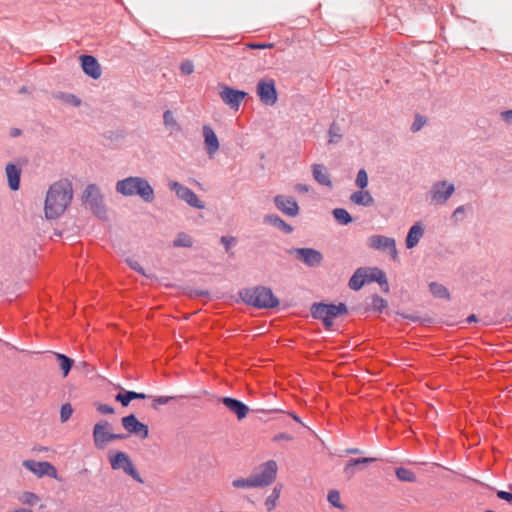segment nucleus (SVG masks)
Wrapping results in <instances>:
<instances>
[{
    "mask_svg": "<svg viewBox=\"0 0 512 512\" xmlns=\"http://www.w3.org/2000/svg\"><path fill=\"white\" fill-rule=\"evenodd\" d=\"M220 241L223 244L225 251L229 253L231 247L236 244L237 240L235 237L232 236H222Z\"/></svg>",
    "mask_w": 512,
    "mask_h": 512,
    "instance_id": "3c124183",
    "label": "nucleus"
},
{
    "mask_svg": "<svg viewBox=\"0 0 512 512\" xmlns=\"http://www.w3.org/2000/svg\"><path fill=\"white\" fill-rule=\"evenodd\" d=\"M240 299L257 309H272L279 306L280 301L269 287L255 286L243 288L238 292Z\"/></svg>",
    "mask_w": 512,
    "mask_h": 512,
    "instance_id": "f03ea898",
    "label": "nucleus"
},
{
    "mask_svg": "<svg viewBox=\"0 0 512 512\" xmlns=\"http://www.w3.org/2000/svg\"><path fill=\"white\" fill-rule=\"evenodd\" d=\"M55 357L62 370L63 376L66 377L74 365V360L62 353H55Z\"/></svg>",
    "mask_w": 512,
    "mask_h": 512,
    "instance_id": "c756f323",
    "label": "nucleus"
},
{
    "mask_svg": "<svg viewBox=\"0 0 512 512\" xmlns=\"http://www.w3.org/2000/svg\"><path fill=\"white\" fill-rule=\"evenodd\" d=\"M466 216V206L462 205L455 209V211L452 214V218L455 222H459L464 220Z\"/></svg>",
    "mask_w": 512,
    "mask_h": 512,
    "instance_id": "603ef678",
    "label": "nucleus"
},
{
    "mask_svg": "<svg viewBox=\"0 0 512 512\" xmlns=\"http://www.w3.org/2000/svg\"><path fill=\"white\" fill-rule=\"evenodd\" d=\"M264 221L273 225L275 228L279 229L285 234H290L293 232V227L276 214L266 215Z\"/></svg>",
    "mask_w": 512,
    "mask_h": 512,
    "instance_id": "cd10ccee",
    "label": "nucleus"
},
{
    "mask_svg": "<svg viewBox=\"0 0 512 512\" xmlns=\"http://www.w3.org/2000/svg\"><path fill=\"white\" fill-rule=\"evenodd\" d=\"M334 219L341 225H348L353 221L352 216L344 208H335L332 210Z\"/></svg>",
    "mask_w": 512,
    "mask_h": 512,
    "instance_id": "7c9ffc66",
    "label": "nucleus"
},
{
    "mask_svg": "<svg viewBox=\"0 0 512 512\" xmlns=\"http://www.w3.org/2000/svg\"><path fill=\"white\" fill-rule=\"evenodd\" d=\"M220 402L233 414H235L238 420L244 419L248 412L249 408L242 401L232 398V397H222Z\"/></svg>",
    "mask_w": 512,
    "mask_h": 512,
    "instance_id": "a211bd4d",
    "label": "nucleus"
},
{
    "mask_svg": "<svg viewBox=\"0 0 512 512\" xmlns=\"http://www.w3.org/2000/svg\"><path fill=\"white\" fill-rule=\"evenodd\" d=\"M294 439V437L288 433H278L276 434L274 437H273V441L274 442H279V441H292Z\"/></svg>",
    "mask_w": 512,
    "mask_h": 512,
    "instance_id": "864d4df0",
    "label": "nucleus"
},
{
    "mask_svg": "<svg viewBox=\"0 0 512 512\" xmlns=\"http://www.w3.org/2000/svg\"><path fill=\"white\" fill-rule=\"evenodd\" d=\"M312 175L315 181L319 184L331 187L332 182L330 180V175L327 171V168L322 164H313L312 165Z\"/></svg>",
    "mask_w": 512,
    "mask_h": 512,
    "instance_id": "393cba45",
    "label": "nucleus"
},
{
    "mask_svg": "<svg viewBox=\"0 0 512 512\" xmlns=\"http://www.w3.org/2000/svg\"><path fill=\"white\" fill-rule=\"evenodd\" d=\"M73 408L70 403H65L60 409V420L62 423L66 422L72 415Z\"/></svg>",
    "mask_w": 512,
    "mask_h": 512,
    "instance_id": "37998d69",
    "label": "nucleus"
},
{
    "mask_svg": "<svg viewBox=\"0 0 512 512\" xmlns=\"http://www.w3.org/2000/svg\"><path fill=\"white\" fill-rule=\"evenodd\" d=\"M163 123L165 127L171 132L180 131L181 127L178 124L177 120L174 117V114L171 110H166L163 114Z\"/></svg>",
    "mask_w": 512,
    "mask_h": 512,
    "instance_id": "2f4dec72",
    "label": "nucleus"
},
{
    "mask_svg": "<svg viewBox=\"0 0 512 512\" xmlns=\"http://www.w3.org/2000/svg\"><path fill=\"white\" fill-rule=\"evenodd\" d=\"M429 290L432 293L434 297L438 298H446L448 297V290L447 288L437 282H430L429 283Z\"/></svg>",
    "mask_w": 512,
    "mask_h": 512,
    "instance_id": "f704fd0d",
    "label": "nucleus"
},
{
    "mask_svg": "<svg viewBox=\"0 0 512 512\" xmlns=\"http://www.w3.org/2000/svg\"><path fill=\"white\" fill-rule=\"evenodd\" d=\"M94 406L96 407V410L101 414H113L115 412L114 408L108 404L95 402Z\"/></svg>",
    "mask_w": 512,
    "mask_h": 512,
    "instance_id": "8fccbe9b",
    "label": "nucleus"
},
{
    "mask_svg": "<svg viewBox=\"0 0 512 512\" xmlns=\"http://www.w3.org/2000/svg\"><path fill=\"white\" fill-rule=\"evenodd\" d=\"M22 465L38 477H43L47 475L53 479H59L57 469L49 462L24 460Z\"/></svg>",
    "mask_w": 512,
    "mask_h": 512,
    "instance_id": "f8f14e48",
    "label": "nucleus"
},
{
    "mask_svg": "<svg viewBox=\"0 0 512 512\" xmlns=\"http://www.w3.org/2000/svg\"><path fill=\"white\" fill-rule=\"evenodd\" d=\"M8 187L12 191H18L20 189L21 174L22 170L19 166L13 163H8L5 167Z\"/></svg>",
    "mask_w": 512,
    "mask_h": 512,
    "instance_id": "412c9836",
    "label": "nucleus"
},
{
    "mask_svg": "<svg viewBox=\"0 0 512 512\" xmlns=\"http://www.w3.org/2000/svg\"><path fill=\"white\" fill-rule=\"evenodd\" d=\"M127 437H128V435H126V434H116V433H111V435L109 436L110 442L115 441V440H123V439H126Z\"/></svg>",
    "mask_w": 512,
    "mask_h": 512,
    "instance_id": "13d9d810",
    "label": "nucleus"
},
{
    "mask_svg": "<svg viewBox=\"0 0 512 512\" xmlns=\"http://www.w3.org/2000/svg\"><path fill=\"white\" fill-rule=\"evenodd\" d=\"M288 252L308 267H318L323 261V254L314 248H292Z\"/></svg>",
    "mask_w": 512,
    "mask_h": 512,
    "instance_id": "1a4fd4ad",
    "label": "nucleus"
},
{
    "mask_svg": "<svg viewBox=\"0 0 512 512\" xmlns=\"http://www.w3.org/2000/svg\"><path fill=\"white\" fill-rule=\"evenodd\" d=\"M367 282H377L380 284L382 290L384 292L389 291V285L387 282L386 274L379 268H372L370 270V273L367 272Z\"/></svg>",
    "mask_w": 512,
    "mask_h": 512,
    "instance_id": "a878e982",
    "label": "nucleus"
},
{
    "mask_svg": "<svg viewBox=\"0 0 512 512\" xmlns=\"http://www.w3.org/2000/svg\"><path fill=\"white\" fill-rule=\"evenodd\" d=\"M431 194V203L435 205L443 204L448 199V184L446 181H440L433 185Z\"/></svg>",
    "mask_w": 512,
    "mask_h": 512,
    "instance_id": "4be33fe9",
    "label": "nucleus"
},
{
    "mask_svg": "<svg viewBox=\"0 0 512 512\" xmlns=\"http://www.w3.org/2000/svg\"><path fill=\"white\" fill-rule=\"evenodd\" d=\"M232 485L235 488H257L253 476L249 478H237L232 481Z\"/></svg>",
    "mask_w": 512,
    "mask_h": 512,
    "instance_id": "58836bf2",
    "label": "nucleus"
},
{
    "mask_svg": "<svg viewBox=\"0 0 512 512\" xmlns=\"http://www.w3.org/2000/svg\"><path fill=\"white\" fill-rule=\"evenodd\" d=\"M291 416L293 417V419H294L296 422L301 423V419H300L296 414L291 413Z\"/></svg>",
    "mask_w": 512,
    "mask_h": 512,
    "instance_id": "338daca9",
    "label": "nucleus"
},
{
    "mask_svg": "<svg viewBox=\"0 0 512 512\" xmlns=\"http://www.w3.org/2000/svg\"><path fill=\"white\" fill-rule=\"evenodd\" d=\"M388 303L385 299H383L379 295H374L372 298V309L376 312L381 313L385 308H387Z\"/></svg>",
    "mask_w": 512,
    "mask_h": 512,
    "instance_id": "ea45409f",
    "label": "nucleus"
},
{
    "mask_svg": "<svg viewBox=\"0 0 512 512\" xmlns=\"http://www.w3.org/2000/svg\"><path fill=\"white\" fill-rule=\"evenodd\" d=\"M281 486H275L272 493L267 497L265 506L268 511H272L276 507V502L280 497Z\"/></svg>",
    "mask_w": 512,
    "mask_h": 512,
    "instance_id": "e433bc0d",
    "label": "nucleus"
},
{
    "mask_svg": "<svg viewBox=\"0 0 512 512\" xmlns=\"http://www.w3.org/2000/svg\"><path fill=\"white\" fill-rule=\"evenodd\" d=\"M378 459L375 457L351 458L344 467V474L351 478L356 469L363 470L366 465L376 462Z\"/></svg>",
    "mask_w": 512,
    "mask_h": 512,
    "instance_id": "aec40b11",
    "label": "nucleus"
},
{
    "mask_svg": "<svg viewBox=\"0 0 512 512\" xmlns=\"http://www.w3.org/2000/svg\"><path fill=\"white\" fill-rule=\"evenodd\" d=\"M169 188L171 191L175 192L179 199L185 201L189 206L197 209L205 208V203L198 198L195 192L183 184L173 181L169 183Z\"/></svg>",
    "mask_w": 512,
    "mask_h": 512,
    "instance_id": "0eeeda50",
    "label": "nucleus"
},
{
    "mask_svg": "<svg viewBox=\"0 0 512 512\" xmlns=\"http://www.w3.org/2000/svg\"><path fill=\"white\" fill-rule=\"evenodd\" d=\"M311 315L314 319L321 320L326 330H332L333 319L348 313L345 303L326 304L313 303L310 308Z\"/></svg>",
    "mask_w": 512,
    "mask_h": 512,
    "instance_id": "20e7f679",
    "label": "nucleus"
},
{
    "mask_svg": "<svg viewBox=\"0 0 512 512\" xmlns=\"http://www.w3.org/2000/svg\"><path fill=\"white\" fill-rule=\"evenodd\" d=\"M328 134H329V143H338L342 139L341 128L335 122H333L330 125Z\"/></svg>",
    "mask_w": 512,
    "mask_h": 512,
    "instance_id": "4c0bfd02",
    "label": "nucleus"
},
{
    "mask_svg": "<svg viewBox=\"0 0 512 512\" xmlns=\"http://www.w3.org/2000/svg\"><path fill=\"white\" fill-rule=\"evenodd\" d=\"M53 97L74 107H79L81 105V100L76 95L71 93L57 92L53 95Z\"/></svg>",
    "mask_w": 512,
    "mask_h": 512,
    "instance_id": "473e14b6",
    "label": "nucleus"
},
{
    "mask_svg": "<svg viewBox=\"0 0 512 512\" xmlns=\"http://www.w3.org/2000/svg\"><path fill=\"white\" fill-rule=\"evenodd\" d=\"M27 92H28V89L26 86L21 87L19 90V93H27Z\"/></svg>",
    "mask_w": 512,
    "mask_h": 512,
    "instance_id": "774afa93",
    "label": "nucleus"
},
{
    "mask_svg": "<svg viewBox=\"0 0 512 512\" xmlns=\"http://www.w3.org/2000/svg\"><path fill=\"white\" fill-rule=\"evenodd\" d=\"M329 503L333 505L336 508H342L341 502H340V493L337 490H331L328 493L327 497Z\"/></svg>",
    "mask_w": 512,
    "mask_h": 512,
    "instance_id": "a18cd8bd",
    "label": "nucleus"
},
{
    "mask_svg": "<svg viewBox=\"0 0 512 512\" xmlns=\"http://www.w3.org/2000/svg\"><path fill=\"white\" fill-rule=\"evenodd\" d=\"M20 500L23 504L33 506L40 500V498L33 492H24Z\"/></svg>",
    "mask_w": 512,
    "mask_h": 512,
    "instance_id": "79ce46f5",
    "label": "nucleus"
},
{
    "mask_svg": "<svg viewBox=\"0 0 512 512\" xmlns=\"http://www.w3.org/2000/svg\"><path fill=\"white\" fill-rule=\"evenodd\" d=\"M256 93L260 101L268 106H273L278 100V94L273 79H261L257 83Z\"/></svg>",
    "mask_w": 512,
    "mask_h": 512,
    "instance_id": "6e6552de",
    "label": "nucleus"
},
{
    "mask_svg": "<svg viewBox=\"0 0 512 512\" xmlns=\"http://www.w3.org/2000/svg\"><path fill=\"white\" fill-rule=\"evenodd\" d=\"M108 460L113 470H122L135 481L144 483V480L141 478L139 472L135 468L130 456L127 453L123 451H117L114 454L109 453Z\"/></svg>",
    "mask_w": 512,
    "mask_h": 512,
    "instance_id": "423d86ee",
    "label": "nucleus"
},
{
    "mask_svg": "<svg viewBox=\"0 0 512 512\" xmlns=\"http://www.w3.org/2000/svg\"><path fill=\"white\" fill-rule=\"evenodd\" d=\"M180 71L184 75H190L194 72V64L191 60H184L180 64Z\"/></svg>",
    "mask_w": 512,
    "mask_h": 512,
    "instance_id": "09e8293b",
    "label": "nucleus"
},
{
    "mask_svg": "<svg viewBox=\"0 0 512 512\" xmlns=\"http://www.w3.org/2000/svg\"><path fill=\"white\" fill-rule=\"evenodd\" d=\"M477 321H478V319H477L476 315H474V314H471L465 320L466 323H472V322H477Z\"/></svg>",
    "mask_w": 512,
    "mask_h": 512,
    "instance_id": "0e129e2a",
    "label": "nucleus"
},
{
    "mask_svg": "<svg viewBox=\"0 0 512 512\" xmlns=\"http://www.w3.org/2000/svg\"><path fill=\"white\" fill-rule=\"evenodd\" d=\"M192 245H193L192 237L185 232H179L173 241V247H175V248H179V247L190 248V247H192Z\"/></svg>",
    "mask_w": 512,
    "mask_h": 512,
    "instance_id": "72a5a7b5",
    "label": "nucleus"
},
{
    "mask_svg": "<svg viewBox=\"0 0 512 512\" xmlns=\"http://www.w3.org/2000/svg\"><path fill=\"white\" fill-rule=\"evenodd\" d=\"M395 473H396V477L400 481H404V482H415L416 481V476L410 469H407L404 467H399L396 469Z\"/></svg>",
    "mask_w": 512,
    "mask_h": 512,
    "instance_id": "c9c22d12",
    "label": "nucleus"
},
{
    "mask_svg": "<svg viewBox=\"0 0 512 512\" xmlns=\"http://www.w3.org/2000/svg\"><path fill=\"white\" fill-rule=\"evenodd\" d=\"M148 396L145 393L125 390L120 388V391L116 394L115 400L120 402L123 407H127L132 400L146 399Z\"/></svg>",
    "mask_w": 512,
    "mask_h": 512,
    "instance_id": "5701e85b",
    "label": "nucleus"
},
{
    "mask_svg": "<svg viewBox=\"0 0 512 512\" xmlns=\"http://www.w3.org/2000/svg\"><path fill=\"white\" fill-rule=\"evenodd\" d=\"M21 134H22V131L19 128H11L10 132H9V135L12 138L19 137Z\"/></svg>",
    "mask_w": 512,
    "mask_h": 512,
    "instance_id": "052dcab7",
    "label": "nucleus"
},
{
    "mask_svg": "<svg viewBox=\"0 0 512 512\" xmlns=\"http://www.w3.org/2000/svg\"><path fill=\"white\" fill-rule=\"evenodd\" d=\"M425 123H426V118L419 114H416L414 122L412 123L410 129L414 133L418 132L425 125Z\"/></svg>",
    "mask_w": 512,
    "mask_h": 512,
    "instance_id": "de8ad7c7",
    "label": "nucleus"
},
{
    "mask_svg": "<svg viewBox=\"0 0 512 512\" xmlns=\"http://www.w3.org/2000/svg\"><path fill=\"white\" fill-rule=\"evenodd\" d=\"M497 497L512 504V493L500 490L497 492Z\"/></svg>",
    "mask_w": 512,
    "mask_h": 512,
    "instance_id": "6e6d98bb",
    "label": "nucleus"
},
{
    "mask_svg": "<svg viewBox=\"0 0 512 512\" xmlns=\"http://www.w3.org/2000/svg\"><path fill=\"white\" fill-rule=\"evenodd\" d=\"M80 62L83 72L93 79H99L102 71L98 60L92 55L80 56Z\"/></svg>",
    "mask_w": 512,
    "mask_h": 512,
    "instance_id": "f3484780",
    "label": "nucleus"
},
{
    "mask_svg": "<svg viewBox=\"0 0 512 512\" xmlns=\"http://www.w3.org/2000/svg\"><path fill=\"white\" fill-rule=\"evenodd\" d=\"M116 191L123 196H139L143 201L151 203L155 199L154 189L143 177L130 176L116 183Z\"/></svg>",
    "mask_w": 512,
    "mask_h": 512,
    "instance_id": "7ed1b4c3",
    "label": "nucleus"
},
{
    "mask_svg": "<svg viewBox=\"0 0 512 512\" xmlns=\"http://www.w3.org/2000/svg\"><path fill=\"white\" fill-rule=\"evenodd\" d=\"M73 197L72 184L67 179L53 183L47 192L44 211L48 219H55L67 209Z\"/></svg>",
    "mask_w": 512,
    "mask_h": 512,
    "instance_id": "f257e3e1",
    "label": "nucleus"
},
{
    "mask_svg": "<svg viewBox=\"0 0 512 512\" xmlns=\"http://www.w3.org/2000/svg\"><path fill=\"white\" fill-rule=\"evenodd\" d=\"M277 464L274 460H269L259 467V472L252 474L257 487L270 485L276 478Z\"/></svg>",
    "mask_w": 512,
    "mask_h": 512,
    "instance_id": "9d476101",
    "label": "nucleus"
},
{
    "mask_svg": "<svg viewBox=\"0 0 512 512\" xmlns=\"http://www.w3.org/2000/svg\"><path fill=\"white\" fill-rule=\"evenodd\" d=\"M82 203L99 219H105L107 210L104 204V197L96 184L86 186L82 194Z\"/></svg>",
    "mask_w": 512,
    "mask_h": 512,
    "instance_id": "39448f33",
    "label": "nucleus"
},
{
    "mask_svg": "<svg viewBox=\"0 0 512 512\" xmlns=\"http://www.w3.org/2000/svg\"><path fill=\"white\" fill-rule=\"evenodd\" d=\"M403 317H404V318H406V319H409V320H411V321H413V322H418V321H420V317H419V316H417V315H413V314L403 315Z\"/></svg>",
    "mask_w": 512,
    "mask_h": 512,
    "instance_id": "680f3d73",
    "label": "nucleus"
},
{
    "mask_svg": "<svg viewBox=\"0 0 512 512\" xmlns=\"http://www.w3.org/2000/svg\"><path fill=\"white\" fill-rule=\"evenodd\" d=\"M350 200L361 206L369 207L374 204V198L369 191H356L351 194Z\"/></svg>",
    "mask_w": 512,
    "mask_h": 512,
    "instance_id": "c85d7f7f",
    "label": "nucleus"
},
{
    "mask_svg": "<svg viewBox=\"0 0 512 512\" xmlns=\"http://www.w3.org/2000/svg\"><path fill=\"white\" fill-rule=\"evenodd\" d=\"M501 118L507 124L512 125V109L511 110L503 111L501 113Z\"/></svg>",
    "mask_w": 512,
    "mask_h": 512,
    "instance_id": "4d7b16f0",
    "label": "nucleus"
},
{
    "mask_svg": "<svg viewBox=\"0 0 512 512\" xmlns=\"http://www.w3.org/2000/svg\"><path fill=\"white\" fill-rule=\"evenodd\" d=\"M367 270L364 268H358L348 282L350 289L354 291L360 290L367 282Z\"/></svg>",
    "mask_w": 512,
    "mask_h": 512,
    "instance_id": "bb28decb",
    "label": "nucleus"
},
{
    "mask_svg": "<svg viewBox=\"0 0 512 512\" xmlns=\"http://www.w3.org/2000/svg\"><path fill=\"white\" fill-rule=\"evenodd\" d=\"M295 190L299 193H307L309 191V188L306 184L299 183L295 186Z\"/></svg>",
    "mask_w": 512,
    "mask_h": 512,
    "instance_id": "bf43d9fd",
    "label": "nucleus"
},
{
    "mask_svg": "<svg viewBox=\"0 0 512 512\" xmlns=\"http://www.w3.org/2000/svg\"><path fill=\"white\" fill-rule=\"evenodd\" d=\"M202 133L207 154L210 158H213L215 153L219 150L218 138L214 130L209 125H204L202 127Z\"/></svg>",
    "mask_w": 512,
    "mask_h": 512,
    "instance_id": "6ab92c4d",
    "label": "nucleus"
},
{
    "mask_svg": "<svg viewBox=\"0 0 512 512\" xmlns=\"http://www.w3.org/2000/svg\"><path fill=\"white\" fill-rule=\"evenodd\" d=\"M362 451L358 448H348L346 449V454H361Z\"/></svg>",
    "mask_w": 512,
    "mask_h": 512,
    "instance_id": "e2e57ef3",
    "label": "nucleus"
},
{
    "mask_svg": "<svg viewBox=\"0 0 512 512\" xmlns=\"http://www.w3.org/2000/svg\"><path fill=\"white\" fill-rule=\"evenodd\" d=\"M195 295H196V296H200V297L208 296V295H209V292H208V291H205V290H196V291H195Z\"/></svg>",
    "mask_w": 512,
    "mask_h": 512,
    "instance_id": "69168bd1",
    "label": "nucleus"
},
{
    "mask_svg": "<svg viewBox=\"0 0 512 512\" xmlns=\"http://www.w3.org/2000/svg\"><path fill=\"white\" fill-rule=\"evenodd\" d=\"M423 234H424V228L421 225V223L420 222L415 223L409 229L408 234L406 236V241H405L406 247L408 249L414 248L418 244V242H419L420 238L423 236Z\"/></svg>",
    "mask_w": 512,
    "mask_h": 512,
    "instance_id": "b1692460",
    "label": "nucleus"
},
{
    "mask_svg": "<svg viewBox=\"0 0 512 512\" xmlns=\"http://www.w3.org/2000/svg\"><path fill=\"white\" fill-rule=\"evenodd\" d=\"M176 396H158L153 399L151 407L155 410L158 409L159 405L168 404L170 401L176 399Z\"/></svg>",
    "mask_w": 512,
    "mask_h": 512,
    "instance_id": "c03bdc74",
    "label": "nucleus"
},
{
    "mask_svg": "<svg viewBox=\"0 0 512 512\" xmlns=\"http://www.w3.org/2000/svg\"><path fill=\"white\" fill-rule=\"evenodd\" d=\"M110 428L111 425L107 420H101L94 425L93 440L94 445L97 449H104L106 445L110 442Z\"/></svg>",
    "mask_w": 512,
    "mask_h": 512,
    "instance_id": "2eb2a0df",
    "label": "nucleus"
},
{
    "mask_svg": "<svg viewBox=\"0 0 512 512\" xmlns=\"http://www.w3.org/2000/svg\"><path fill=\"white\" fill-rule=\"evenodd\" d=\"M274 204L282 213L295 217L299 214V206L292 198L284 195H277L274 197Z\"/></svg>",
    "mask_w": 512,
    "mask_h": 512,
    "instance_id": "dca6fc26",
    "label": "nucleus"
},
{
    "mask_svg": "<svg viewBox=\"0 0 512 512\" xmlns=\"http://www.w3.org/2000/svg\"><path fill=\"white\" fill-rule=\"evenodd\" d=\"M368 246L375 250L389 251L393 260L397 259L398 253L393 238L383 235H373L368 238Z\"/></svg>",
    "mask_w": 512,
    "mask_h": 512,
    "instance_id": "4468645a",
    "label": "nucleus"
},
{
    "mask_svg": "<svg viewBox=\"0 0 512 512\" xmlns=\"http://www.w3.org/2000/svg\"><path fill=\"white\" fill-rule=\"evenodd\" d=\"M121 424L128 434L147 439L149 437V428L146 424L140 422L134 414L122 417Z\"/></svg>",
    "mask_w": 512,
    "mask_h": 512,
    "instance_id": "9b49d317",
    "label": "nucleus"
},
{
    "mask_svg": "<svg viewBox=\"0 0 512 512\" xmlns=\"http://www.w3.org/2000/svg\"><path fill=\"white\" fill-rule=\"evenodd\" d=\"M126 263L127 265L133 269L134 271L138 272L139 274L143 275V276H146V277H150L149 275H147L143 269V267L139 264L138 261H136L135 259L133 258H127L126 260Z\"/></svg>",
    "mask_w": 512,
    "mask_h": 512,
    "instance_id": "49530a36",
    "label": "nucleus"
},
{
    "mask_svg": "<svg viewBox=\"0 0 512 512\" xmlns=\"http://www.w3.org/2000/svg\"><path fill=\"white\" fill-rule=\"evenodd\" d=\"M356 186L360 189H365L368 186V175L365 169H360L356 177Z\"/></svg>",
    "mask_w": 512,
    "mask_h": 512,
    "instance_id": "a19ab883",
    "label": "nucleus"
},
{
    "mask_svg": "<svg viewBox=\"0 0 512 512\" xmlns=\"http://www.w3.org/2000/svg\"><path fill=\"white\" fill-rule=\"evenodd\" d=\"M220 87L222 88L220 91L222 101L234 110H238L241 102L248 96V93L245 91L237 90L224 84Z\"/></svg>",
    "mask_w": 512,
    "mask_h": 512,
    "instance_id": "ddd939ff",
    "label": "nucleus"
},
{
    "mask_svg": "<svg viewBox=\"0 0 512 512\" xmlns=\"http://www.w3.org/2000/svg\"><path fill=\"white\" fill-rule=\"evenodd\" d=\"M251 49H271L274 47L273 43H251L248 45Z\"/></svg>",
    "mask_w": 512,
    "mask_h": 512,
    "instance_id": "5fc2aeb1",
    "label": "nucleus"
}]
</instances>
